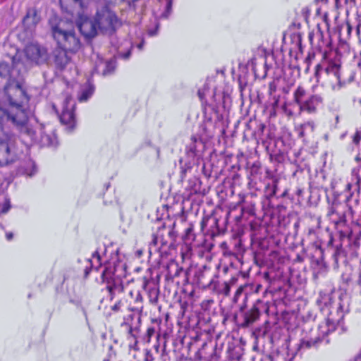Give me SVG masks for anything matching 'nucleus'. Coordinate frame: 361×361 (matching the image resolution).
Listing matches in <instances>:
<instances>
[{
    "label": "nucleus",
    "mask_w": 361,
    "mask_h": 361,
    "mask_svg": "<svg viewBox=\"0 0 361 361\" xmlns=\"http://www.w3.org/2000/svg\"><path fill=\"white\" fill-rule=\"evenodd\" d=\"M49 23L56 47L68 50L71 54H75L80 49L82 43L72 22L54 17Z\"/></svg>",
    "instance_id": "1"
},
{
    "label": "nucleus",
    "mask_w": 361,
    "mask_h": 361,
    "mask_svg": "<svg viewBox=\"0 0 361 361\" xmlns=\"http://www.w3.org/2000/svg\"><path fill=\"white\" fill-rule=\"evenodd\" d=\"M5 102L8 108L13 111L14 119L22 122L26 119L27 106L30 101L26 90L18 80L7 81L4 87Z\"/></svg>",
    "instance_id": "2"
},
{
    "label": "nucleus",
    "mask_w": 361,
    "mask_h": 361,
    "mask_svg": "<svg viewBox=\"0 0 361 361\" xmlns=\"http://www.w3.org/2000/svg\"><path fill=\"white\" fill-rule=\"evenodd\" d=\"M121 24L116 14L105 7L97 13L94 22L85 19L78 28L85 37L92 38L97 34V26L102 32L112 34Z\"/></svg>",
    "instance_id": "3"
},
{
    "label": "nucleus",
    "mask_w": 361,
    "mask_h": 361,
    "mask_svg": "<svg viewBox=\"0 0 361 361\" xmlns=\"http://www.w3.org/2000/svg\"><path fill=\"white\" fill-rule=\"evenodd\" d=\"M156 220L157 222L152 227L153 233L149 243V252L151 253L152 250L158 251L162 246L169 244L170 254L172 255L173 251L176 253L180 243L178 240L179 233L176 223L173 222L166 228L164 224L161 221V218L157 217Z\"/></svg>",
    "instance_id": "4"
},
{
    "label": "nucleus",
    "mask_w": 361,
    "mask_h": 361,
    "mask_svg": "<svg viewBox=\"0 0 361 361\" xmlns=\"http://www.w3.org/2000/svg\"><path fill=\"white\" fill-rule=\"evenodd\" d=\"M101 278L102 283L106 285V290L111 300L116 298L120 299L126 293V288L129 287L133 281V279L124 281L121 276L116 275L115 266L111 264L105 265Z\"/></svg>",
    "instance_id": "5"
},
{
    "label": "nucleus",
    "mask_w": 361,
    "mask_h": 361,
    "mask_svg": "<svg viewBox=\"0 0 361 361\" xmlns=\"http://www.w3.org/2000/svg\"><path fill=\"white\" fill-rule=\"evenodd\" d=\"M180 267L176 259H171L167 265L166 281L165 292L172 302L180 305V288L179 281L176 278L179 276Z\"/></svg>",
    "instance_id": "6"
},
{
    "label": "nucleus",
    "mask_w": 361,
    "mask_h": 361,
    "mask_svg": "<svg viewBox=\"0 0 361 361\" xmlns=\"http://www.w3.org/2000/svg\"><path fill=\"white\" fill-rule=\"evenodd\" d=\"M17 159L15 140L9 133L3 130L0 132V166L12 164Z\"/></svg>",
    "instance_id": "7"
},
{
    "label": "nucleus",
    "mask_w": 361,
    "mask_h": 361,
    "mask_svg": "<svg viewBox=\"0 0 361 361\" xmlns=\"http://www.w3.org/2000/svg\"><path fill=\"white\" fill-rule=\"evenodd\" d=\"M111 316L115 319L117 323L121 326H126L128 328L129 334L133 332V322L135 314H137L135 311L123 304V302L117 301L111 307Z\"/></svg>",
    "instance_id": "8"
},
{
    "label": "nucleus",
    "mask_w": 361,
    "mask_h": 361,
    "mask_svg": "<svg viewBox=\"0 0 361 361\" xmlns=\"http://www.w3.org/2000/svg\"><path fill=\"white\" fill-rule=\"evenodd\" d=\"M118 301L131 307L138 315L143 312V297L134 280L130 286L126 288V293Z\"/></svg>",
    "instance_id": "9"
},
{
    "label": "nucleus",
    "mask_w": 361,
    "mask_h": 361,
    "mask_svg": "<svg viewBox=\"0 0 361 361\" xmlns=\"http://www.w3.org/2000/svg\"><path fill=\"white\" fill-rule=\"evenodd\" d=\"M178 330L174 334L173 327H167L166 331L164 333V348H167L168 343H171L169 348V353H172L176 361H180V319H177Z\"/></svg>",
    "instance_id": "10"
},
{
    "label": "nucleus",
    "mask_w": 361,
    "mask_h": 361,
    "mask_svg": "<svg viewBox=\"0 0 361 361\" xmlns=\"http://www.w3.org/2000/svg\"><path fill=\"white\" fill-rule=\"evenodd\" d=\"M55 112L59 114L60 122L66 126L67 128L73 130L76 126L75 104H71L69 99L63 100L62 111L59 113L56 106H52Z\"/></svg>",
    "instance_id": "11"
},
{
    "label": "nucleus",
    "mask_w": 361,
    "mask_h": 361,
    "mask_svg": "<svg viewBox=\"0 0 361 361\" xmlns=\"http://www.w3.org/2000/svg\"><path fill=\"white\" fill-rule=\"evenodd\" d=\"M23 52L27 59L36 65L42 64L48 59L47 48L37 43L27 44L25 47Z\"/></svg>",
    "instance_id": "12"
},
{
    "label": "nucleus",
    "mask_w": 361,
    "mask_h": 361,
    "mask_svg": "<svg viewBox=\"0 0 361 361\" xmlns=\"http://www.w3.org/2000/svg\"><path fill=\"white\" fill-rule=\"evenodd\" d=\"M20 62V54L16 51L11 59V63L0 61V77L10 80H17L16 76L20 75V70H16V66Z\"/></svg>",
    "instance_id": "13"
},
{
    "label": "nucleus",
    "mask_w": 361,
    "mask_h": 361,
    "mask_svg": "<svg viewBox=\"0 0 361 361\" xmlns=\"http://www.w3.org/2000/svg\"><path fill=\"white\" fill-rule=\"evenodd\" d=\"M141 285L147 293L149 303L152 305H157L159 298V281L151 276H145L141 279Z\"/></svg>",
    "instance_id": "14"
},
{
    "label": "nucleus",
    "mask_w": 361,
    "mask_h": 361,
    "mask_svg": "<svg viewBox=\"0 0 361 361\" xmlns=\"http://www.w3.org/2000/svg\"><path fill=\"white\" fill-rule=\"evenodd\" d=\"M41 17L36 7H29L26 10V14L22 20V25L27 34L32 35L36 30Z\"/></svg>",
    "instance_id": "15"
},
{
    "label": "nucleus",
    "mask_w": 361,
    "mask_h": 361,
    "mask_svg": "<svg viewBox=\"0 0 361 361\" xmlns=\"http://www.w3.org/2000/svg\"><path fill=\"white\" fill-rule=\"evenodd\" d=\"M325 73L328 76V82L333 90H338L341 87L340 78V65L336 62L329 61L325 68Z\"/></svg>",
    "instance_id": "16"
},
{
    "label": "nucleus",
    "mask_w": 361,
    "mask_h": 361,
    "mask_svg": "<svg viewBox=\"0 0 361 361\" xmlns=\"http://www.w3.org/2000/svg\"><path fill=\"white\" fill-rule=\"evenodd\" d=\"M27 121V112L26 113V119L25 121L18 122V121L14 119V117H13L11 121L12 123L18 129L20 135L23 138L27 137L31 142H34L37 140L36 130L32 126L28 124Z\"/></svg>",
    "instance_id": "17"
},
{
    "label": "nucleus",
    "mask_w": 361,
    "mask_h": 361,
    "mask_svg": "<svg viewBox=\"0 0 361 361\" xmlns=\"http://www.w3.org/2000/svg\"><path fill=\"white\" fill-rule=\"evenodd\" d=\"M69 51L65 50L59 47L55 48L53 51V60L54 63L59 71L65 69L66 66L71 62V57L68 56V54Z\"/></svg>",
    "instance_id": "18"
},
{
    "label": "nucleus",
    "mask_w": 361,
    "mask_h": 361,
    "mask_svg": "<svg viewBox=\"0 0 361 361\" xmlns=\"http://www.w3.org/2000/svg\"><path fill=\"white\" fill-rule=\"evenodd\" d=\"M61 6L68 13L80 19L83 18L85 9L87 8V5L83 3L82 0H71L70 6H64L61 1Z\"/></svg>",
    "instance_id": "19"
},
{
    "label": "nucleus",
    "mask_w": 361,
    "mask_h": 361,
    "mask_svg": "<svg viewBox=\"0 0 361 361\" xmlns=\"http://www.w3.org/2000/svg\"><path fill=\"white\" fill-rule=\"evenodd\" d=\"M321 99L317 96H312L307 100L300 104V110L306 111L308 113L315 112L317 106L320 104Z\"/></svg>",
    "instance_id": "20"
},
{
    "label": "nucleus",
    "mask_w": 361,
    "mask_h": 361,
    "mask_svg": "<svg viewBox=\"0 0 361 361\" xmlns=\"http://www.w3.org/2000/svg\"><path fill=\"white\" fill-rule=\"evenodd\" d=\"M156 336L158 338L160 336V334L157 332L155 326H148L145 334L142 337V340L145 343H150L152 336Z\"/></svg>",
    "instance_id": "21"
},
{
    "label": "nucleus",
    "mask_w": 361,
    "mask_h": 361,
    "mask_svg": "<svg viewBox=\"0 0 361 361\" xmlns=\"http://www.w3.org/2000/svg\"><path fill=\"white\" fill-rule=\"evenodd\" d=\"M305 92L304 89L300 87H298L294 93L295 101L300 106V104L303 103V102H301V99L305 95Z\"/></svg>",
    "instance_id": "22"
},
{
    "label": "nucleus",
    "mask_w": 361,
    "mask_h": 361,
    "mask_svg": "<svg viewBox=\"0 0 361 361\" xmlns=\"http://www.w3.org/2000/svg\"><path fill=\"white\" fill-rule=\"evenodd\" d=\"M319 329L323 334H327L329 332L335 329V325L331 323L329 320H327L325 323V326L322 325Z\"/></svg>",
    "instance_id": "23"
},
{
    "label": "nucleus",
    "mask_w": 361,
    "mask_h": 361,
    "mask_svg": "<svg viewBox=\"0 0 361 361\" xmlns=\"http://www.w3.org/2000/svg\"><path fill=\"white\" fill-rule=\"evenodd\" d=\"M259 317V311L257 309L252 310L246 317L247 323L254 322Z\"/></svg>",
    "instance_id": "24"
},
{
    "label": "nucleus",
    "mask_w": 361,
    "mask_h": 361,
    "mask_svg": "<svg viewBox=\"0 0 361 361\" xmlns=\"http://www.w3.org/2000/svg\"><path fill=\"white\" fill-rule=\"evenodd\" d=\"M114 70V66H113V63L110 61L106 62V68L103 71V75H108L111 73Z\"/></svg>",
    "instance_id": "25"
},
{
    "label": "nucleus",
    "mask_w": 361,
    "mask_h": 361,
    "mask_svg": "<svg viewBox=\"0 0 361 361\" xmlns=\"http://www.w3.org/2000/svg\"><path fill=\"white\" fill-rule=\"evenodd\" d=\"M144 360H145V361H154V358L152 353L150 350L145 349Z\"/></svg>",
    "instance_id": "26"
},
{
    "label": "nucleus",
    "mask_w": 361,
    "mask_h": 361,
    "mask_svg": "<svg viewBox=\"0 0 361 361\" xmlns=\"http://www.w3.org/2000/svg\"><path fill=\"white\" fill-rule=\"evenodd\" d=\"M92 92L90 90L83 91L79 97L80 101H86L91 95Z\"/></svg>",
    "instance_id": "27"
},
{
    "label": "nucleus",
    "mask_w": 361,
    "mask_h": 361,
    "mask_svg": "<svg viewBox=\"0 0 361 361\" xmlns=\"http://www.w3.org/2000/svg\"><path fill=\"white\" fill-rule=\"evenodd\" d=\"M10 208H11L10 202H9V201H6L4 203L1 212L2 214H6V212H8Z\"/></svg>",
    "instance_id": "28"
},
{
    "label": "nucleus",
    "mask_w": 361,
    "mask_h": 361,
    "mask_svg": "<svg viewBox=\"0 0 361 361\" xmlns=\"http://www.w3.org/2000/svg\"><path fill=\"white\" fill-rule=\"evenodd\" d=\"M134 338L135 341L133 344H130L129 347L130 349L134 350L135 351L139 350L138 345H137V341L136 339V337L132 334H130Z\"/></svg>",
    "instance_id": "29"
},
{
    "label": "nucleus",
    "mask_w": 361,
    "mask_h": 361,
    "mask_svg": "<svg viewBox=\"0 0 361 361\" xmlns=\"http://www.w3.org/2000/svg\"><path fill=\"white\" fill-rule=\"evenodd\" d=\"M6 238L8 240H11L13 238V234L11 232L6 233Z\"/></svg>",
    "instance_id": "30"
},
{
    "label": "nucleus",
    "mask_w": 361,
    "mask_h": 361,
    "mask_svg": "<svg viewBox=\"0 0 361 361\" xmlns=\"http://www.w3.org/2000/svg\"><path fill=\"white\" fill-rule=\"evenodd\" d=\"M152 322L154 324H156L157 326H159L161 324V319H152Z\"/></svg>",
    "instance_id": "31"
},
{
    "label": "nucleus",
    "mask_w": 361,
    "mask_h": 361,
    "mask_svg": "<svg viewBox=\"0 0 361 361\" xmlns=\"http://www.w3.org/2000/svg\"><path fill=\"white\" fill-rule=\"evenodd\" d=\"M360 139H361V135H360V133H357L355 136L354 141L355 142H358Z\"/></svg>",
    "instance_id": "32"
},
{
    "label": "nucleus",
    "mask_w": 361,
    "mask_h": 361,
    "mask_svg": "<svg viewBox=\"0 0 361 361\" xmlns=\"http://www.w3.org/2000/svg\"><path fill=\"white\" fill-rule=\"evenodd\" d=\"M320 68H321V66H319H319H317V71H316V75H317V76H318V75H319V69H320Z\"/></svg>",
    "instance_id": "33"
},
{
    "label": "nucleus",
    "mask_w": 361,
    "mask_h": 361,
    "mask_svg": "<svg viewBox=\"0 0 361 361\" xmlns=\"http://www.w3.org/2000/svg\"><path fill=\"white\" fill-rule=\"evenodd\" d=\"M166 324H168V322H169V314H166Z\"/></svg>",
    "instance_id": "34"
},
{
    "label": "nucleus",
    "mask_w": 361,
    "mask_h": 361,
    "mask_svg": "<svg viewBox=\"0 0 361 361\" xmlns=\"http://www.w3.org/2000/svg\"><path fill=\"white\" fill-rule=\"evenodd\" d=\"M103 361H110L109 358H104Z\"/></svg>",
    "instance_id": "35"
},
{
    "label": "nucleus",
    "mask_w": 361,
    "mask_h": 361,
    "mask_svg": "<svg viewBox=\"0 0 361 361\" xmlns=\"http://www.w3.org/2000/svg\"><path fill=\"white\" fill-rule=\"evenodd\" d=\"M138 47H139L140 49H141L142 47V44H140Z\"/></svg>",
    "instance_id": "36"
},
{
    "label": "nucleus",
    "mask_w": 361,
    "mask_h": 361,
    "mask_svg": "<svg viewBox=\"0 0 361 361\" xmlns=\"http://www.w3.org/2000/svg\"><path fill=\"white\" fill-rule=\"evenodd\" d=\"M355 361H361V358H358Z\"/></svg>",
    "instance_id": "37"
}]
</instances>
